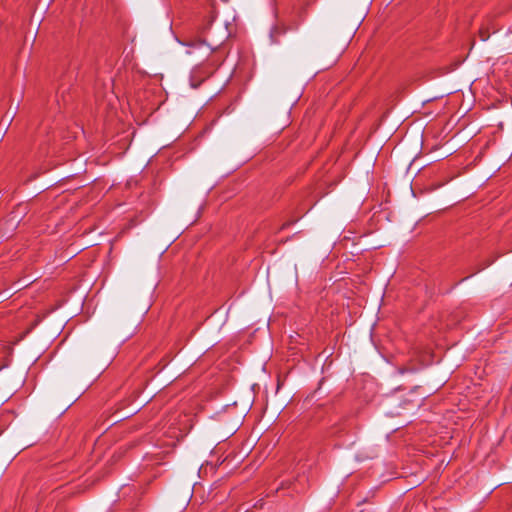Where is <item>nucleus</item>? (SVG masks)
<instances>
[{
    "label": "nucleus",
    "mask_w": 512,
    "mask_h": 512,
    "mask_svg": "<svg viewBox=\"0 0 512 512\" xmlns=\"http://www.w3.org/2000/svg\"><path fill=\"white\" fill-rule=\"evenodd\" d=\"M255 387H256L255 385H252V386H251V390H252L253 392L255 391Z\"/></svg>",
    "instance_id": "nucleus-5"
},
{
    "label": "nucleus",
    "mask_w": 512,
    "mask_h": 512,
    "mask_svg": "<svg viewBox=\"0 0 512 512\" xmlns=\"http://www.w3.org/2000/svg\"><path fill=\"white\" fill-rule=\"evenodd\" d=\"M480 38L482 41H486L489 38V35L485 34L483 30H480Z\"/></svg>",
    "instance_id": "nucleus-3"
},
{
    "label": "nucleus",
    "mask_w": 512,
    "mask_h": 512,
    "mask_svg": "<svg viewBox=\"0 0 512 512\" xmlns=\"http://www.w3.org/2000/svg\"><path fill=\"white\" fill-rule=\"evenodd\" d=\"M275 387V393H278L279 389H280V385H277V386H274Z\"/></svg>",
    "instance_id": "nucleus-4"
},
{
    "label": "nucleus",
    "mask_w": 512,
    "mask_h": 512,
    "mask_svg": "<svg viewBox=\"0 0 512 512\" xmlns=\"http://www.w3.org/2000/svg\"><path fill=\"white\" fill-rule=\"evenodd\" d=\"M175 434V432H173V435ZM176 437H178L179 435H175ZM181 437H184V434H181L180 435Z\"/></svg>",
    "instance_id": "nucleus-6"
},
{
    "label": "nucleus",
    "mask_w": 512,
    "mask_h": 512,
    "mask_svg": "<svg viewBox=\"0 0 512 512\" xmlns=\"http://www.w3.org/2000/svg\"><path fill=\"white\" fill-rule=\"evenodd\" d=\"M79 397V394H73L69 399H68V406H70L71 404H73Z\"/></svg>",
    "instance_id": "nucleus-2"
},
{
    "label": "nucleus",
    "mask_w": 512,
    "mask_h": 512,
    "mask_svg": "<svg viewBox=\"0 0 512 512\" xmlns=\"http://www.w3.org/2000/svg\"><path fill=\"white\" fill-rule=\"evenodd\" d=\"M187 47H189V50H187L188 54H193L195 49H201L204 48L207 51V54H210L213 51V48H211L209 45L206 44V42L202 39H194L190 40L187 43H185Z\"/></svg>",
    "instance_id": "nucleus-1"
}]
</instances>
